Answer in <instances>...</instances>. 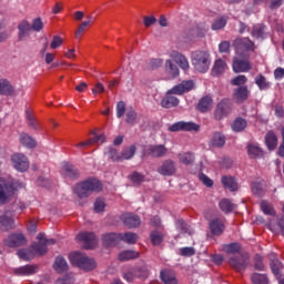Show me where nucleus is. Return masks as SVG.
<instances>
[{
  "label": "nucleus",
  "mask_w": 284,
  "mask_h": 284,
  "mask_svg": "<svg viewBox=\"0 0 284 284\" xmlns=\"http://www.w3.org/2000/svg\"><path fill=\"white\" fill-rule=\"evenodd\" d=\"M92 143H105V134L94 135L93 139L88 140L87 142H80L77 144V148H85V145H92Z\"/></svg>",
  "instance_id": "obj_38"
},
{
  "label": "nucleus",
  "mask_w": 284,
  "mask_h": 284,
  "mask_svg": "<svg viewBox=\"0 0 284 284\" xmlns=\"http://www.w3.org/2000/svg\"><path fill=\"white\" fill-rule=\"evenodd\" d=\"M251 34L252 37H254V39H263L265 37V26L263 24L254 26Z\"/></svg>",
  "instance_id": "obj_50"
},
{
  "label": "nucleus",
  "mask_w": 284,
  "mask_h": 284,
  "mask_svg": "<svg viewBox=\"0 0 284 284\" xmlns=\"http://www.w3.org/2000/svg\"><path fill=\"white\" fill-rule=\"evenodd\" d=\"M123 114H125V102L120 101L116 104V116H118V119H121V116H123Z\"/></svg>",
  "instance_id": "obj_63"
},
{
  "label": "nucleus",
  "mask_w": 284,
  "mask_h": 284,
  "mask_svg": "<svg viewBox=\"0 0 284 284\" xmlns=\"http://www.w3.org/2000/svg\"><path fill=\"white\" fill-rule=\"evenodd\" d=\"M247 154L250 159H263V149L256 143H251L247 145Z\"/></svg>",
  "instance_id": "obj_23"
},
{
  "label": "nucleus",
  "mask_w": 284,
  "mask_h": 284,
  "mask_svg": "<svg viewBox=\"0 0 284 284\" xmlns=\"http://www.w3.org/2000/svg\"><path fill=\"white\" fill-rule=\"evenodd\" d=\"M11 163L18 172H27L28 168H30V161L21 153H14L11 156Z\"/></svg>",
  "instance_id": "obj_10"
},
{
  "label": "nucleus",
  "mask_w": 284,
  "mask_h": 284,
  "mask_svg": "<svg viewBox=\"0 0 284 284\" xmlns=\"http://www.w3.org/2000/svg\"><path fill=\"white\" fill-rule=\"evenodd\" d=\"M120 241H124V243H128L129 245H134L136 241H139V235L136 233H120Z\"/></svg>",
  "instance_id": "obj_37"
},
{
  "label": "nucleus",
  "mask_w": 284,
  "mask_h": 284,
  "mask_svg": "<svg viewBox=\"0 0 284 284\" xmlns=\"http://www.w3.org/2000/svg\"><path fill=\"white\" fill-rule=\"evenodd\" d=\"M119 261H132V258H139V252L136 251H123L118 256Z\"/></svg>",
  "instance_id": "obj_48"
},
{
  "label": "nucleus",
  "mask_w": 284,
  "mask_h": 284,
  "mask_svg": "<svg viewBox=\"0 0 284 284\" xmlns=\"http://www.w3.org/2000/svg\"><path fill=\"white\" fill-rule=\"evenodd\" d=\"M19 258H22L23 261H30L32 258V252L28 250H20L18 251Z\"/></svg>",
  "instance_id": "obj_64"
},
{
  "label": "nucleus",
  "mask_w": 284,
  "mask_h": 284,
  "mask_svg": "<svg viewBox=\"0 0 284 284\" xmlns=\"http://www.w3.org/2000/svg\"><path fill=\"white\" fill-rule=\"evenodd\" d=\"M144 154L154 158L165 156L168 154V148L163 144L148 145L144 149Z\"/></svg>",
  "instance_id": "obj_14"
},
{
  "label": "nucleus",
  "mask_w": 284,
  "mask_h": 284,
  "mask_svg": "<svg viewBox=\"0 0 284 284\" xmlns=\"http://www.w3.org/2000/svg\"><path fill=\"white\" fill-rule=\"evenodd\" d=\"M150 240L153 245H161V243H163V233L153 231L150 234Z\"/></svg>",
  "instance_id": "obj_52"
},
{
  "label": "nucleus",
  "mask_w": 284,
  "mask_h": 284,
  "mask_svg": "<svg viewBox=\"0 0 284 284\" xmlns=\"http://www.w3.org/2000/svg\"><path fill=\"white\" fill-rule=\"evenodd\" d=\"M213 148H223L225 145V135L222 133H214L211 140Z\"/></svg>",
  "instance_id": "obj_40"
},
{
  "label": "nucleus",
  "mask_w": 284,
  "mask_h": 284,
  "mask_svg": "<svg viewBox=\"0 0 284 284\" xmlns=\"http://www.w3.org/2000/svg\"><path fill=\"white\" fill-rule=\"evenodd\" d=\"M162 108H176L179 105V98L174 95H166L162 101H161Z\"/></svg>",
  "instance_id": "obj_36"
},
{
  "label": "nucleus",
  "mask_w": 284,
  "mask_h": 284,
  "mask_svg": "<svg viewBox=\"0 0 284 284\" xmlns=\"http://www.w3.org/2000/svg\"><path fill=\"white\" fill-rule=\"evenodd\" d=\"M247 97H250V90L247 87H240L233 91V99L236 103L247 101Z\"/></svg>",
  "instance_id": "obj_20"
},
{
  "label": "nucleus",
  "mask_w": 284,
  "mask_h": 284,
  "mask_svg": "<svg viewBox=\"0 0 284 284\" xmlns=\"http://www.w3.org/2000/svg\"><path fill=\"white\" fill-rule=\"evenodd\" d=\"M102 190L103 184H101V181L97 179L85 180L73 187V192L79 196V199H88V196H90V192H101Z\"/></svg>",
  "instance_id": "obj_1"
},
{
  "label": "nucleus",
  "mask_w": 284,
  "mask_h": 284,
  "mask_svg": "<svg viewBox=\"0 0 284 284\" xmlns=\"http://www.w3.org/2000/svg\"><path fill=\"white\" fill-rule=\"evenodd\" d=\"M227 71V64L222 59H219L214 62L212 74L213 77H219L221 74H224V72Z\"/></svg>",
  "instance_id": "obj_25"
},
{
  "label": "nucleus",
  "mask_w": 284,
  "mask_h": 284,
  "mask_svg": "<svg viewBox=\"0 0 284 284\" xmlns=\"http://www.w3.org/2000/svg\"><path fill=\"white\" fill-rule=\"evenodd\" d=\"M171 59L175 61V63L183 70L184 72H187L190 70V61H187V58L180 53L179 51H171L170 52Z\"/></svg>",
  "instance_id": "obj_16"
},
{
  "label": "nucleus",
  "mask_w": 284,
  "mask_h": 284,
  "mask_svg": "<svg viewBox=\"0 0 284 284\" xmlns=\"http://www.w3.org/2000/svg\"><path fill=\"white\" fill-rule=\"evenodd\" d=\"M38 243L32 245V248L34 250L36 254H40V256H43L45 252H48V245H54V239H45V234L39 233L38 236Z\"/></svg>",
  "instance_id": "obj_7"
},
{
  "label": "nucleus",
  "mask_w": 284,
  "mask_h": 284,
  "mask_svg": "<svg viewBox=\"0 0 284 284\" xmlns=\"http://www.w3.org/2000/svg\"><path fill=\"white\" fill-rule=\"evenodd\" d=\"M224 252L226 254H239L241 252V244L239 243H231V244H225L223 246Z\"/></svg>",
  "instance_id": "obj_51"
},
{
  "label": "nucleus",
  "mask_w": 284,
  "mask_h": 284,
  "mask_svg": "<svg viewBox=\"0 0 284 284\" xmlns=\"http://www.w3.org/2000/svg\"><path fill=\"white\" fill-rule=\"evenodd\" d=\"M17 276H32V274H37L38 268L34 265H24L13 270Z\"/></svg>",
  "instance_id": "obj_22"
},
{
  "label": "nucleus",
  "mask_w": 284,
  "mask_h": 284,
  "mask_svg": "<svg viewBox=\"0 0 284 284\" xmlns=\"http://www.w3.org/2000/svg\"><path fill=\"white\" fill-rule=\"evenodd\" d=\"M251 280L253 284H267V276L265 274L254 273Z\"/></svg>",
  "instance_id": "obj_54"
},
{
  "label": "nucleus",
  "mask_w": 284,
  "mask_h": 284,
  "mask_svg": "<svg viewBox=\"0 0 284 284\" xmlns=\"http://www.w3.org/2000/svg\"><path fill=\"white\" fill-rule=\"evenodd\" d=\"M120 241V235L116 233H108L102 236V243L106 247H113Z\"/></svg>",
  "instance_id": "obj_24"
},
{
  "label": "nucleus",
  "mask_w": 284,
  "mask_h": 284,
  "mask_svg": "<svg viewBox=\"0 0 284 284\" xmlns=\"http://www.w3.org/2000/svg\"><path fill=\"white\" fill-rule=\"evenodd\" d=\"M26 235L22 233H11L4 240V245H7V247H21V245H26Z\"/></svg>",
  "instance_id": "obj_13"
},
{
  "label": "nucleus",
  "mask_w": 284,
  "mask_h": 284,
  "mask_svg": "<svg viewBox=\"0 0 284 284\" xmlns=\"http://www.w3.org/2000/svg\"><path fill=\"white\" fill-rule=\"evenodd\" d=\"M69 261L72 265L79 267V270H83L84 272H92V270L97 267V263H94V260L88 257L87 254H83L81 252L70 253Z\"/></svg>",
  "instance_id": "obj_3"
},
{
  "label": "nucleus",
  "mask_w": 284,
  "mask_h": 284,
  "mask_svg": "<svg viewBox=\"0 0 284 284\" xmlns=\"http://www.w3.org/2000/svg\"><path fill=\"white\" fill-rule=\"evenodd\" d=\"M179 254L180 256L190 257L196 254V250H194L192 246L181 247L179 248Z\"/></svg>",
  "instance_id": "obj_56"
},
{
  "label": "nucleus",
  "mask_w": 284,
  "mask_h": 284,
  "mask_svg": "<svg viewBox=\"0 0 284 284\" xmlns=\"http://www.w3.org/2000/svg\"><path fill=\"white\" fill-rule=\"evenodd\" d=\"M232 112V101L230 99H222L214 111V119L221 121Z\"/></svg>",
  "instance_id": "obj_6"
},
{
  "label": "nucleus",
  "mask_w": 284,
  "mask_h": 284,
  "mask_svg": "<svg viewBox=\"0 0 284 284\" xmlns=\"http://www.w3.org/2000/svg\"><path fill=\"white\" fill-rule=\"evenodd\" d=\"M94 212L97 214H101V212H105V200L102 197H98L94 202Z\"/></svg>",
  "instance_id": "obj_55"
},
{
  "label": "nucleus",
  "mask_w": 284,
  "mask_h": 284,
  "mask_svg": "<svg viewBox=\"0 0 284 284\" xmlns=\"http://www.w3.org/2000/svg\"><path fill=\"white\" fill-rule=\"evenodd\" d=\"M174 172H176V165L174 164V161L171 160L165 161L159 169V173L163 176H172Z\"/></svg>",
  "instance_id": "obj_21"
},
{
  "label": "nucleus",
  "mask_w": 284,
  "mask_h": 284,
  "mask_svg": "<svg viewBox=\"0 0 284 284\" xmlns=\"http://www.w3.org/2000/svg\"><path fill=\"white\" fill-rule=\"evenodd\" d=\"M235 207L236 205L227 199H224L220 202V209L222 210V212H224V214H230V212H234Z\"/></svg>",
  "instance_id": "obj_41"
},
{
  "label": "nucleus",
  "mask_w": 284,
  "mask_h": 284,
  "mask_svg": "<svg viewBox=\"0 0 284 284\" xmlns=\"http://www.w3.org/2000/svg\"><path fill=\"white\" fill-rule=\"evenodd\" d=\"M175 227L180 234H189L190 236L194 234V230H192V227L187 225V223H185L183 220H178L175 222Z\"/></svg>",
  "instance_id": "obj_28"
},
{
  "label": "nucleus",
  "mask_w": 284,
  "mask_h": 284,
  "mask_svg": "<svg viewBox=\"0 0 284 284\" xmlns=\"http://www.w3.org/2000/svg\"><path fill=\"white\" fill-rule=\"evenodd\" d=\"M31 30L34 32H41V30H43V20H41V18L33 19Z\"/></svg>",
  "instance_id": "obj_58"
},
{
  "label": "nucleus",
  "mask_w": 284,
  "mask_h": 284,
  "mask_svg": "<svg viewBox=\"0 0 284 284\" xmlns=\"http://www.w3.org/2000/svg\"><path fill=\"white\" fill-rule=\"evenodd\" d=\"M265 143L268 150H276V145H278V139L276 138V134L270 131L265 136Z\"/></svg>",
  "instance_id": "obj_32"
},
{
  "label": "nucleus",
  "mask_w": 284,
  "mask_h": 284,
  "mask_svg": "<svg viewBox=\"0 0 284 284\" xmlns=\"http://www.w3.org/2000/svg\"><path fill=\"white\" fill-rule=\"evenodd\" d=\"M227 26V17L221 16L217 19H215L212 23V30H223Z\"/></svg>",
  "instance_id": "obj_46"
},
{
  "label": "nucleus",
  "mask_w": 284,
  "mask_h": 284,
  "mask_svg": "<svg viewBox=\"0 0 284 284\" xmlns=\"http://www.w3.org/2000/svg\"><path fill=\"white\" fill-rule=\"evenodd\" d=\"M129 179L132 181V183H135L136 185H139V183H143V175L139 172H134L132 173Z\"/></svg>",
  "instance_id": "obj_61"
},
{
  "label": "nucleus",
  "mask_w": 284,
  "mask_h": 284,
  "mask_svg": "<svg viewBox=\"0 0 284 284\" xmlns=\"http://www.w3.org/2000/svg\"><path fill=\"white\" fill-rule=\"evenodd\" d=\"M179 161L184 165H190L194 163V154L192 152H182L179 154Z\"/></svg>",
  "instance_id": "obj_45"
},
{
  "label": "nucleus",
  "mask_w": 284,
  "mask_h": 284,
  "mask_svg": "<svg viewBox=\"0 0 284 284\" xmlns=\"http://www.w3.org/2000/svg\"><path fill=\"white\" fill-rule=\"evenodd\" d=\"M92 17H89V20L83 21L78 30L75 31V39H81V36L83 34V32H85V27L89 26L90 23H92Z\"/></svg>",
  "instance_id": "obj_57"
},
{
  "label": "nucleus",
  "mask_w": 284,
  "mask_h": 284,
  "mask_svg": "<svg viewBox=\"0 0 284 284\" xmlns=\"http://www.w3.org/2000/svg\"><path fill=\"white\" fill-rule=\"evenodd\" d=\"M160 276H161L164 284H179V281L176 280V276L172 272L162 271Z\"/></svg>",
  "instance_id": "obj_39"
},
{
  "label": "nucleus",
  "mask_w": 284,
  "mask_h": 284,
  "mask_svg": "<svg viewBox=\"0 0 284 284\" xmlns=\"http://www.w3.org/2000/svg\"><path fill=\"white\" fill-rule=\"evenodd\" d=\"M222 184L226 190H230L231 192H236V190H239V183H236V180H234L232 176H223Z\"/></svg>",
  "instance_id": "obj_30"
},
{
  "label": "nucleus",
  "mask_w": 284,
  "mask_h": 284,
  "mask_svg": "<svg viewBox=\"0 0 284 284\" xmlns=\"http://www.w3.org/2000/svg\"><path fill=\"white\" fill-rule=\"evenodd\" d=\"M0 230L2 232L14 230V213L12 211H6L0 215Z\"/></svg>",
  "instance_id": "obj_11"
},
{
  "label": "nucleus",
  "mask_w": 284,
  "mask_h": 284,
  "mask_svg": "<svg viewBox=\"0 0 284 284\" xmlns=\"http://www.w3.org/2000/svg\"><path fill=\"white\" fill-rule=\"evenodd\" d=\"M268 229L273 234H281L284 236V220L281 219L277 224L268 223Z\"/></svg>",
  "instance_id": "obj_44"
},
{
  "label": "nucleus",
  "mask_w": 284,
  "mask_h": 284,
  "mask_svg": "<svg viewBox=\"0 0 284 284\" xmlns=\"http://www.w3.org/2000/svg\"><path fill=\"white\" fill-rule=\"evenodd\" d=\"M134 154H136V146L135 145L128 146L124 150H122V152L120 153V161H123V160L130 161V159H132Z\"/></svg>",
  "instance_id": "obj_35"
},
{
  "label": "nucleus",
  "mask_w": 284,
  "mask_h": 284,
  "mask_svg": "<svg viewBox=\"0 0 284 284\" xmlns=\"http://www.w3.org/2000/svg\"><path fill=\"white\" fill-rule=\"evenodd\" d=\"M252 67L250 65V60H247V57L243 59L234 58L233 60V71L236 73L240 72H247Z\"/></svg>",
  "instance_id": "obj_19"
},
{
  "label": "nucleus",
  "mask_w": 284,
  "mask_h": 284,
  "mask_svg": "<svg viewBox=\"0 0 284 284\" xmlns=\"http://www.w3.org/2000/svg\"><path fill=\"white\" fill-rule=\"evenodd\" d=\"M23 185L19 182L12 183L10 180L0 178V203H8L11 196H14V190H19Z\"/></svg>",
  "instance_id": "obj_4"
},
{
  "label": "nucleus",
  "mask_w": 284,
  "mask_h": 284,
  "mask_svg": "<svg viewBox=\"0 0 284 284\" xmlns=\"http://www.w3.org/2000/svg\"><path fill=\"white\" fill-rule=\"evenodd\" d=\"M62 174L69 179H77L79 176V170L72 164L64 163L62 166Z\"/></svg>",
  "instance_id": "obj_29"
},
{
  "label": "nucleus",
  "mask_w": 284,
  "mask_h": 284,
  "mask_svg": "<svg viewBox=\"0 0 284 284\" xmlns=\"http://www.w3.org/2000/svg\"><path fill=\"white\" fill-rule=\"evenodd\" d=\"M261 210L267 216H275L276 215V211L274 210V206L267 201H262L261 202Z\"/></svg>",
  "instance_id": "obj_49"
},
{
  "label": "nucleus",
  "mask_w": 284,
  "mask_h": 284,
  "mask_svg": "<svg viewBox=\"0 0 284 284\" xmlns=\"http://www.w3.org/2000/svg\"><path fill=\"white\" fill-rule=\"evenodd\" d=\"M104 154H105V156H108L109 159H112V161H121V153L116 152L115 149L106 148V149L104 150Z\"/></svg>",
  "instance_id": "obj_53"
},
{
  "label": "nucleus",
  "mask_w": 284,
  "mask_h": 284,
  "mask_svg": "<svg viewBox=\"0 0 284 284\" xmlns=\"http://www.w3.org/2000/svg\"><path fill=\"white\" fill-rule=\"evenodd\" d=\"M77 241L79 243H83L84 250H92L93 247H97V244L99 243V240H97V235L90 232H82L78 234Z\"/></svg>",
  "instance_id": "obj_9"
},
{
  "label": "nucleus",
  "mask_w": 284,
  "mask_h": 284,
  "mask_svg": "<svg viewBox=\"0 0 284 284\" xmlns=\"http://www.w3.org/2000/svg\"><path fill=\"white\" fill-rule=\"evenodd\" d=\"M61 45H63V38L60 36H54L50 43L51 50H57V48H61Z\"/></svg>",
  "instance_id": "obj_59"
},
{
  "label": "nucleus",
  "mask_w": 284,
  "mask_h": 284,
  "mask_svg": "<svg viewBox=\"0 0 284 284\" xmlns=\"http://www.w3.org/2000/svg\"><path fill=\"white\" fill-rule=\"evenodd\" d=\"M255 84L257 85L258 90H270L272 88V82L267 81L263 74H258L255 78Z\"/></svg>",
  "instance_id": "obj_33"
},
{
  "label": "nucleus",
  "mask_w": 284,
  "mask_h": 284,
  "mask_svg": "<svg viewBox=\"0 0 284 284\" xmlns=\"http://www.w3.org/2000/svg\"><path fill=\"white\" fill-rule=\"evenodd\" d=\"M232 85H245L247 83V77L237 75L233 80H231Z\"/></svg>",
  "instance_id": "obj_60"
},
{
  "label": "nucleus",
  "mask_w": 284,
  "mask_h": 284,
  "mask_svg": "<svg viewBox=\"0 0 284 284\" xmlns=\"http://www.w3.org/2000/svg\"><path fill=\"white\" fill-rule=\"evenodd\" d=\"M13 89L12 84L8 80H0V94H4L6 97L12 94Z\"/></svg>",
  "instance_id": "obj_47"
},
{
  "label": "nucleus",
  "mask_w": 284,
  "mask_h": 284,
  "mask_svg": "<svg viewBox=\"0 0 284 284\" xmlns=\"http://www.w3.org/2000/svg\"><path fill=\"white\" fill-rule=\"evenodd\" d=\"M247 128V121L243 118H237L234 120L232 124L233 132H243L244 129Z\"/></svg>",
  "instance_id": "obj_43"
},
{
  "label": "nucleus",
  "mask_w": 284,
  "mask_h": 284,
  "mask_svg": "<svg viewBox=\"0 0 284 284\" xmlns=\"http://www.w3.org/2000/svg\"><path fill=\"white\" fill-rule=\"evenodd\" d=\"M236 54H243V52H250L254 50V42L248 38H237L233 43Z\"/></svg>",
  "instance_id": "obj_12"
},
{
  "label": "nucleus",
  "mask_w": 284,
  "mask_h": 284,
  "mask_svg": "<svg viewBox=\"0 0 284 284\" xmlns=\"http://www.w3.org/2000/svg\"><path fill=\"white\" fill-rule=\"evenodd\" d=\"M20 143L22 145H24V148H29V149H32V148L37 146V142L34 141V139H32V136H30L26 133H22L20 135Z\"/></svg>",
  "instance_id": "obj_42"
},
{
  "label": "nucleus",
  "mask_w": 284,
  "mask_h": 284,
  "mask_svg": "<svg viewBox=\"0 0 284 284\" xmlns=\"http://www.w3.org/2000/svg\"><path fill=\"white\" fill-rule=\"evenodd\" d=\"M18 30H19V38L23 39L24 37H28V33L30 32V30H32V24H30L28 20H23L22 22L19 23Z\"/></svg>",
  "instance_id": "obj_34"
},
{
  "label": "nucleus",
  "mask_w": 284,
  "mask_h": 284,
  "mask_svg": "<svg viewBox=\"0 0 284 284\" xmlns=\"http://www.w3.org/2000/svg\"><path fill=\"white\" fill-rule=\"evenodd\" d=\"M213 103H214V101L212 100V97L206 95L200 100V102L197 104V110L200 112H207V110H210L212 108Z\"/></svg>",
  "instance_id": "obj_31"
},
{
  "label": "nucleus",
  "mask_w": 284,
  "mask_h": 284,
  "mask_svg": "<svg viewBox=\"0 0 284 284\" xmlns=\"http://www.w3.org/2000/svg\"><path fill=\"white\" fill-rule=\"evenodd\" d=\"M200 126L194 122L180 121L169 126V132H199Z\"/></svg>",
  "instance_id": "obj_8"
},
{
  "label": "nucleus",
  "mask_w": 284,
  "mask_h": 284,
  "mask_svg": "<svg viewBox=\"0 0 284 284\" xmlns=\"http://www.w3.org/2000/svg\"><path fill=\"white\" fill-rule=\"evenodd\" d=\"M121 221L126 227H139L141 225V219L132 213H124L121 215Z\"/></svg>",
  "instance_id": "obj_17"
},
{
  "label": "nucleus",
  "mask_w": 284,
  "mask_h": 284,
  "mask_svg": "<svg viewBox=\"0 0 284 284\" xmlns=\"http://www.w3.org/2000/svg\"><path fill=\"white\" fill-rule=\"evenodd\" d=\"M26 115H27V121L29 125L33 128V130H37L38 124H37V120H34V115L30 111H27Z\"/></svg>",
  "instance_id": "obj_62"
},
{
  "label": "nucleus",
  "mask_w": 284,
  "mask_h": 284,
  "mask_svg": "<svg viewBox=\"0 0 284 284\" xmlns=\"http://www.w3.org/2000/svg\"><path fill=\"white\" fill-rule=\"evenodd\" d=\"M229 264L236 270V272H243L245 267L250 265V255L241 253L233 255L229 258Z\"/></svg>",
  "instance_id": "obj_5"
},
{
  "label": "nucleus",
  "mask_w": 284,
  "mask_h": 284,
  "mask_svg": "<svg viewBox=\"0 0 284 284\" xmlns=\"http://www.w3.org/2000/svg\"><path fill=\"white\" fill-rule=\"evenodd\" d=\"M209 225H210L211 234H214V236H221V234H223L225 230V223L221 217L213 219Z\"/></svg>",
  "instance_id": "obj_18"
},
{
  "label": "nucleus",
  "mask_w": 284,
  "mask_h": 284,
  "mask_svg": "<svg viewBox=\"0 0 284 284\" xmlns=\"http://www.w3.org/2000/svg\"><path fill=\"white\" fill-rule=\"evenodd\" d=\"M191 63H192L195 72L205 74V72H207L210 70V65H212V58L210 57V52L194 51L191 54Z\"/></svg>",
  "instance_id": "obj_2"
},
{
  "label": "nucleus",
  "mask_w": 284,
  "mask_h": 284,
  "mask_svg": "<svg viewBox=\"0 0 284 284\" xmlns=\"http://www.w3.org/2000/svg\"><path fill=\"white\" fill-rule=\"evenodd\" d=\"M164 68L170 79H176V77H179V67H176L172 60H166Z\"/></svg>",
  "instance_id": "obj_26"
},
{
  "label": "nucleus",
  "mask_w": 284,
  "mask_h": 284,
  "mask_svg": "<svg viewBox=\"0 0 284 284\" xmlns=\"http://www.w3.org/2000/svg\"><path fill=\"white\" fill-rule=\"evenodd\" d=\"M53 270L58 274H63V272H68V262L65 261V258L61 256L55 257V261L53 263Z\"/></svg>",
  "instance_id": "obj_27"
},
{
  "label": "nucleus",
  "mask_w": 284,
  "mask_h": 284,
  "mask_svg": "<svg viewBox=\"0 0 284 284\" xmlns=\"http://www.w3.org/2000/svg\"><path fill=\"white\" fill-rule=\"evenodd\" d=\"M194 89V81L187 80L182 83L173 87L168 91V94H185V92H190V90Z\"/></svg>",
  "instance_id": "obj_15"
}]
</instances>
